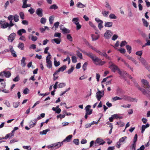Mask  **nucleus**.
Returning a JSON list of instances; mask_svg holds the SVG:
<instances>
[{"label": "nucleus", "instance_id": "f257e3e1", "mask_svg": "<svg viewBox=\"0 0 150 150\" xmlns=\"http://www.w3.org/2000/svg\"><path fill=\"white\" fill-rule=\"evenodd\" d=\"M109 64L110 65L109 67L111 69L113 72H115L116 71H117L119 74L122 77H124L125 75L127 74V73L126 71H121L118 67L115 64L112 63V62H109Z\"/></svg>", "mask_w": 150, "mask_h": 150}, {"label": "nucleus", "instance_id": "f03ea898", "mask_svg": "<svg viewBox=\"0 0 150 150\" xmlns=\"http://www.w3.org/2000/svg\"><path fill=\"white\" fill-rule=\"evenodd\" d=\"M90 58L92 59L93 62L96 65H102L105 63V62L102 61L100 59L93 54Z\"/></svg>", "mask_w": 150, "mask_h": 150}, {"label": "nucleus", "instance_id": "7ed1b4c3", "mask_svg": "<svg viewBox=\"0 0 150 150\" xmlns=\"http://www.w3.org/2000/svg\"><path fill=\"white\" fill-rule=\"evenodd\" d=\"M48 55L46 58L47 67L49 68H51L52 67V62L50 60L51 55L50 53H48Z\"/></svg>", "mask_w": 150, "mask_h": 150}, {"label": "nucleus", "instance_id": "20e7f679", "mask_svg": "<svg viewBox=\"0 0 150 150\" xmlns=\"http://www.w3.org/2000/svg\"><path fill=\"white\" fill-rule=\"evenodd\" d=\"M140 81L142 84L144 86V88H146L148 89L150 88L149 83L147 80L144 79H141Z\"/></svg>", "mask_w": 150, "mask_h": 150}, {"label": "nucleus", "instance_id": "39448f33", "mask_svg": "<svg viewBox=\"0 0 150 150\" xmlns=\"http://www.w3.org/2000/svg\"><path fill=\"white\" fill-rule=\"evenodd\" d=\"M98 91L96 93V97L98 100L100 101L104 95V91H100L98 89Z\"/></svg>", "mask_w": 150, "mask_h": 150}, {"label": "nucleus", "instance_id": "423d86ee", "mask_svg": "<svg viewBox=\"0 0 150 150\" xmlns=\"http://www.w3.org/2000/svg\"><path fill=\"white\" fill-rule=\"evenodd\" d=\"M112 35V32L110 30H108L106 31L104 34V37L107 39L110 38Z\"/></svg>", "mask_w": 150, "mask_h": 150}, {"label": "nucleus", "instance_id": "0eeeda50", "mask_svg": "<svg viewBox=\"0 0 150 150\" xmlns=\"http://www.w3.org/2000/svg\"><path fill=\"white\" fill-rule=\"evenodd\" d=\"M16 34L15 33H11L8 36V40L9 42H12L14 38H15Z\"/></svg>", "mask_w": 150, "mask_h": 150}, {"label": "nucleus", "instance_id": "6e6552de", "mask_svg": "<svg viewBox=\"0 0 150 150\" xmlns=\"http://www.w3.org/2000/svg\"><path fill=\"white\" fill-rule=\"evenodd\" d=\"M105 143L102 139L100 138H98L95 141V144H98L100 145H103Z\"/></svg>", "mask_w": 150, "mask_h": 150}, {"label": "nucleus", "instance_id": "1a4fd4ad", "mask_svg": "<svg viewBox=\"0 0 150 150\" xmlns=\"http://www.w3.org/2000/svg\"><path fill=\"white\" fill-rule=\"evenodd\" d=\"M43 10L42 9L39 8L37 9L35 13H36L39 17H41L43 16L42 13Z\"/></svg>", "mask_w": 150, "mask_h": 150}, {"label": "nucleus", "instance_id": "9d476101", "mask_svg": "<svg viewBox=\"0 0 150 150\" xmlns=\"http://www.w3.org/2000/svg\"><path fill=\"white\" fill-rule=\"evenodd\" d=\"M67 68V66L66 65H64L60 68H59L58 70L54 72V74H57V73L60 71H63Z\"/></svg>", "mask_w": 150, "mask_h": 150}, {"label": "nucleus", "instance_id": "9b49d317", "mask_svg": "<svg viewBox=\"0 0 150 150\" xmlns=\"http://www.w3.org/2000/svg\"><path fill=\"white\" fill-rule=\"evenodd\" d=\"M37 121L36 119H35L33 120H31L29 123V126L30 127H34L36 125Z\"/></svg>", "mask_w": 150, "mask_h": 150}, {"label": "nucleus", "instance_id": "f8f14e48", "mask_svg": "<svg viewBox=\"0 0 150 150\" xmlns=\"http://www.w3.org/2000/svg\"><path fill=\"white\" fill-rule=\"evenodd\" d=\"M136 86L137 88H138V89L139 90L141 91L142 93L144 94V95H146L148 93L147 92V91L145 89L143 88H142L140 87L138 85V84L137 83H136Z\"/></svg>", "mask_w": 150, "mask_h": 150}, {"label": "nucleus", "instance_id": "ddd939ff", "mask_svg": "<svg viewBox=\"0 0 150 150\" xmlns=\"http://www.w3.org/2000/svg\"><path fill=\"white\" fill-rule=\"evenodd\" d=\"M138 59L141 63L145 67L147 64V62L146 60L143 57H141Z\"/></svg>", "mask_w": 150, "mask_h": 150}, {"label": "nucleus", "instance_id": "4468645a", "mask_svg": "<svg viewBox=\"0 0 150 150\" xmlns=\"http://www.w3.org/2000/svg\"><path fill=\"white\" fill-rule=\"evenodd\" d=\"M1 73H3V74H4V76L6 78H9L11 75V73L9 71H4L1 72Z\"/></svg>", "mask_w": 150, "mask_h": 150}, {"label": "nucleus", "instance_id": "2eb2a0df", "mask_svg": "<svg viewBox=\"0 0 150 150\" xmlns=\"http://www.w3.org/2000/svg\"><path fill=\"white\" fill-rule=\"evenodd\" d=\"M77 49L81 52H82V53L86 54V55L88 56L90 58L93 54L91 52H86L85 51L83 50H81V49L79 47H77Z\"/></svg>", "mask_w": 150, "mask_h": 150}, {"label": "nucleus", "instance_id": "dca6fc26", "mask_svg": "<svg viewBox=\"0 0 150 150\" xmlns=\"http://www.w3.org/2000/svg\"><path fill=\"white\" fill-rule=\"evenodd\" d=\"M9 49L12 56L14 57H16L17 55L12 46H9Z\"/></svg>", "mask_w": 150, "mask_h": 150}, {"label": "nucleus", "instance_id": "f3484780", "mask_svg": "<svg viewBox=\"0 0 150 150\" xmlns=\"http://www.w3.org/2000/svg\"><path fill=\"white\" fill-rule=\"evenodd\" d=\"M51 42L52 43L54 42L57 44H59L61 42V40L60 38H55L52 40Z\"/></svg>", "mask_w": 150, "mask_h": 150}, {"label": "nucleus", "instance_id": "a211bd4d", "mask_svg": "<svg viewBox=\"0 0 150 150\" xmlns=\"http://www.w3.org/2000/svg\"><path fill=\"white\" fill-rule=\"evenodd\" d=\"M127 137L126 136L120 139L119 140V142L121 144H123L125 142V139Z\"/></svg>", "mask_w": 150, "mask_h": 150}, {"label": "nucleus", "instance_id": "6ab92c4d", "mask_svg": "<svg viewBox=\"0 0 150 150\" xmlns=\"http://www.w3.org/2000/svg\"><path fill=\"white\" fill-rule=\"evenodd\" d=\"M26 58L24 57H23L22 59L21 60V65L23 67H24L26 65V63L25 62V60Z\"/></svg>", "mask_w": 150, "mask_h": 150}, {"label": "nucleus", "instance_id": "aec40b11", "mask_svg": "<svg viewBox=\"0 0 150 150\" xmlns=\"http://www.w3.org/2000/svg\"><path fill=\"white\" fill-rule=\"evenodd\" d=\"M63 144V141L62 142H59L57 143H55L56 148H55V149H58L59 147H61L62 145Z\"/></svg>", "mask_w": 150, "mask_h": 150}, {"label": "nucleus", "instance_id": "412c9836", "mask_svg": "<svg viewBox=\"0 0 150 150\" xmlns=\"http://www.w3.org/2000/svg\"><path fill=\"white\" fill-rule=\"evenodd\" d=\"M149 126V124L148 123L146 125H143L142 127V133H143L145 129L148 127Z\"/></svg>", "mask_w": 150, "mask_h": 150}, {"label": "nucleus", "instance_id": "4be33fe9", "mask_svg": "<svg viewBox=\"0 0 150 150\" xmlns=\"http://www.w3.org/2000/svg\"><path fill=\"white\" fill-rule=\"evenodd\" d=\"M72 137V136L71 135H70L68 136L66 138L64 139V140L63 141V142H70L71 140Z\"/></svg>", "mask_w": 150, "mask_h": 150}, {"label": "nucleus", "instance_id": "5701e85b", "mask_svg": "<svg viewBox=\"0 0 150 150\" xmlns=\"http://www.w3.org/2000/svg\"><path fill=\"white\" fill-rule=\"evenodd\" d=\"M26 32V31L24 29H22L19 30L17 33L19 35L21 36L22 33H25Z\"/></svg>", "mask_w": 150, "mask_h": 150}, {"label": "nucleus", "instance_id": "b1692460", "mask_svg": "<svg viewBox=\"0 0 150 150\" xmlns=\"http://www.w3.org/2000/svg\"><path fill=\"white\" fill-rule=\"evenodd\" d=\"M113 23L112 22H106L104 26L105 27H111Z\"/></svg>", "mask_w": 150, "mask_h": 150}, {"label": "nucleus", "instance_id": "393cba45", "mask_svg": "<svg viewBox=\"0 0 150 150\" xmlns=\"http://www.w3.org/2000/svg\"><path fill=\"white\" fill-rule=\"evenodd\" d=\"M79 19L78 18H74L72 20V22L75 25L79 23Z\"/></svg>", "mask_w": 150, "mask_h": 150}, {"label": "nucleus", "instance_id": "a878e982", "mask_svg": "<svg viewBox=\"0 0 150 150\" xmlns=\"http://www.w3.org/2000/svg\"><path fill=\"white\" fill-rule=\"evenodd\" d=\"M76 6L78 8H82L86 7V5L83 4L80 2H79L76 4Z\"/></svg>", "mask_w": 150, "mask_h": 150}, {"label": "nucleus", "instance_id": "bb28decb", "mask_svg": "<svg viewBox=\"0 0 150 150\" xmlns=\"http://www.w3.org/2000/svg\"><path fill=\"white\" fill-rule=\"evenodd\" d=\"M9 23L7 22H4L3 24L1 25V27L2 28L5 29L8 27Z\"/></svg>", "mask_w": 150, "mask_h": 150}, {"label": "nucleus", "instance_id": "cd10ccee", "mask_svg": "<svg viewBox=\"0 0 150 150\" xmlns=\"http://www.w3.org/2000/svg\"><path fill=\"white\" fill-rule=\"evenodd\" d=\"M92 40L93 41H95L98 39L99 38V35H95L94 34H92L91 35Z\"/></svg>", "mask_w": 150, "mask_h": 150}, {"label": "nucleus", "instance_id": "c85d7f7f", "mask_svg": "<svg viewBox=\"0 0 150 150\" xmlns=\"http://www.w3.org/2000/svg\"><path fill=\"white\" fill-rule=\"evenodd\" d=\"M47 147L50 149H56L55 148H56V146L55 143L52 144L50 145L47 146Z\"/></svg>", "mask_w": 150, "mask_h": 150}, {"label": "nucleus", "instance_id": "c756f323", "mask_svg": "<svg viewBox=\"0 0 150 150\" xmlns=\"http://www.w3.org/2000/svg\"><path fill=\"white\" fill-rule=\"evenodd\" d=\"M18 48L20 49L21 50H23L24 48V45L22 42H20L18 46Z\"/></svg>", "mask_w": 150, "mask_h": 150}, {"label": "nucleus", "instance_id": "7c9ffc66", "mask_svg": "<svg viewBox=\"0 0 150 150\" xmlns=\"http://www.w3.org/2000/svg\"><path fill=\"white\" fill-rule=\"evenodd\" d=\"M142 21L144 25L147 27L149 25V23L144 18L142 19Z\"/></svg>", "mask_w": 150, "mask_h": 150}, {"label": "nucleus", "instance_id": "2f4dec72", "mask_svg": "<svg viewBox=\"0 0 150 150\" xmlns=\"http://www.w3.org/2000/svg\"><path fill=\"white\" fill-rule=\"evenodd\" d=\"M112 116L114 118V119H121L122 118V116H119L117 114H115L112 115Z\"/></svg>", "mask_w": 150, "mask_h": 150}, {"label": "nucleus", "instance_id": "473e14b6", "mask_svg": "<svg viewBox=\"0 0 150 150\" xmlns=\"http://www.w3.org/2000/svg\"><path fill=\"white\" fill-rule=\"evenodd\" d=\"M19 16L17 14H15L14 16L13 19L15 22H17L19 20Z\"/></svg>", "mask_w": 150, "mask_h": 150}, {"label": "nucleus", "instance_id": "72a5a7b5", "mask_svg": "<svg viewBox=\"0 0 150 150\" xmlns=\"http://www.w3.org/2000/svg\"><path fill=\"white\" fill-rule=\"evenodd\" d=\"M30 36L31 37V40L33 41H35L37 40V38L36 36H34L33 35H30L29 36V38H30Z\"/></svg>", "mask_w": 150, "mask_h": 150}, {"label": "nucleus", "instance_id": "f704fd0d", "mask_svg": "<svg viewBox=\"0 0 150 150\" xmlns=\"http://www.w3.org/2000/svg\"><path fill=\"white\" fill-rule=\"evenodd\" d=\"M54 64L55 66L56 67H58L60 64V63L59 62V61L57 62V61L55 58H54Z\"/></svg>", "mask_w": 150, "mask_h": 150}, {"label": "nucleus", "instance_id": "c9c22d12", "mask_svg": "<svg viewBox=\"0 0 150 150\" xmlns=\"http://www.w3.org/2000/svg\"><path fill=\"white\" fill-rule=\"evenodd\" d=\"M121 98V99L129 100L130 99V97L126 96L123 95L122 96Z\"/></svg>", "mask_w": 150, "mask_h": 150}, {"label": "nucleus", "instance_id": "e433bc0d", "mask_svg": "<svg viewBox=\"0 0 150 150\" xmlns=\"http://www.w3.org/2000/svg\"><path fill=\"white\" fill-rule=\"evenodd\" d=\"M126 48L127 51L130 54L131 52L132 48L129 45H126Z\"/></svg>", "mask_w": 150, "mask_h": 150}, {"label": "nucleus", "instance_id": "4c0bfd02", "mask_svg": "<svg viewBox=\"0 0 150 150\" xmlns=\"http://www.w3.org/2000/svg\"><path fill=\"white\" fill-rule=\"evenodd\" d=\"M76 55L81 59H82V54L80 53L79 51L77 50L76 51Z\"/></svg>", "mask_w": 150, "mask_h": 150}, {"label": "nucleus", "instance_id": "58836bf2", "mask_svg": "<svg viewBox=\"0 0 150 150\" xmlns=\"http://www.w3.org/2000/svg\"><path fill=\"white\" fill-rule=\"evenodd\" d=\"M74 67L71 66V67L67 71V73L68 74H71L74 70Z\"/></svg>", "mask_w": 150, "mask_h": 150}, {"label": "nucleus", "instance_id": "ea45409f", "mask_svg": "<svg viewBox=\"0 0 150 150\" xmlns=\"http://www.w3.org/2000/svg\"><path fill=\"white\" fill-rule=\"evenodd\" d=\"M71 59L72 62L76 63L77 62V58L76 56L74 55L72 56Z\"/></svg>", "mask_w": 150, "mask_h": 150}, {"label": "nucleus", "instance_id": "a19ab883", "mask_svg": "<svg viewBox=\"0 0 150 150\" xmlns=\"http://www.w3.org/2000/svg\"><path fill=\"white\" fill-rule=\"evenodd\" d=\"M109 12V11H104L102 12V13L104 16L107 17L108 16Z\"/></svg>", "mask_w": 150, "mask_h": 150}, {"label": "nucleus", "instance_id": "79ce46f5", "mask_svg": "<svg viewBox=\"0 0 150 150\" xmlns=\"http://www.w3.org/2000/svg\"><path fill=\"white\" fill-rule=\"evenodd\" d=\"M54 17L53 16H50L49 17V22L50 24H52L53 21L54 20Z\"/></svg>", "mask_w": 150, "mask_h": 150}, {"label": "nucleus", "instance_id": "37998d69", "mask_svg": "<svg viewBox=\"0 0 150 150\" xmlns=\"http://www.w3.org/2000/svg\"><path fill=\"white\" fill-rule=\"evenodd\" d=\"M67 61L68 62V64H69L70 63L71 60L69 56H67L66 59H64L63 60L64 62Z\"/></svg>", "mask_w": 150, "mask_h": 150}, {"label": "nucleus", "instance_id": "c03bdc74", "mask_svg": "<svg viewBox=\"0 0 150 150\" xmlns=\"http://www.w3.org/2000/svg\"><path fill=\"white\" fill-rule=\"evenodd\" d=\"M109 17L110 18L112 19H115L117 18L115 14L112 13L110 14L109 16Z\"/></svg>", "mask_w": 150, "mask_h": 150}, {"label": "nucleus", "instance_id": "a18cd8bd", "mask_svg": "<svg viewBox=\"0 0 150 150\" xmlns=\"http://www.w3.org/2000/svg\"><path fill=\"white\" fill-rule=\"evenodd\" d=\"M63 33H70V31L65 28L62 31Z\"/></svg>", "mask_w": 150, "mask_h": 150}, {"label": "nucleus", "instance_id": "49530a36", "mask_svg": "<svg viewBox=\"0 0 150 150\" xmlns=\"http://www.w3.org/2000/svg\"><path fill=\"white\" fill-rule=\"evenodd\" d=\"M50 130L48 129L44 130L42 132H40V134H46L47 132Z\"/></svg>", "mask_w": 150, "mask_h": 150}, {"label": "nucleus", "instance_id": "de8ad7c7", "mask_svg": "<svg viewBox=\"0 0 150 150\" xmlns=\"http://www.w3.org/2000/svg\"><path fill=\"white\" fill-rule=\"evenodd\" d=\"M58 8V7L55 4H53L50 6V8L51 9H56Z\"/></svg>", "mask_w": 150, "mask_h": 150}, {"label": "nucleus", "instance_id": "09e8293b", "mask_svg": "<svg viewBox=\"0 0 150 150\" xmlns=\"http://www.w3.org/2000/svg\"><path fill=\"white\" fill-rule=\"evenodd\" d=\"M66 86L65 83H60L58 85V86L59 88H62Z\"/></svg>", "mask_w": 150, "mask_h": 150}, {"label": "nucleus", "instance_id": "8fccbe9b", "mask_svg": "<svg viewBox=\"0 0 150 150\" xmlns=\"http://www.w3.org/2000/svg\"><path fill=\"white\" fill-rule=\"evenodd\" d=\"M23 148L27 150H31V148L30 146H23Z\"/></svg>", "mask_w": 150, "mask_h": 150}, {"label": "nucleus", "instance_id": "3c124183", "mask_svg": "<svg viewBox=\"0 0 150 150\" xmlns=\"http://www.w3.org/2000/svg\"><path fill=\"white\" fill-rule=\"evenodd\" d=\"M29 91V90L28 89V88H26L23 90V93L25 94H27L28 93Z\"/></svg>", "mask_w": 150, "mask_h": 150}, {"label": "nucleus", "instance_id": "603ef678", "mask_svg": "<svg viewBox=\"0 0 150 150\" xmlns=\"http://www.w3.org/2000/svg\"><path fill=\"white\" fill-rule=\"evenodd\" d=\"M28 11L31 14H32L34 13L35 10L33 8L31 7Z\"/></svg>", "mask_w": 150, "mask_h": 150}, {"label": "nucleus", "instance_id": "864d4df0", "mask_svg": "<svg viewBox=\"0 0 150 150\" xmlns=\"http://www.w3.org/2000/svg\"><path fill=\"white\" fill-rule=\"evenodd\" d=\"M46 22V19L44 18H42L40 19V22L42 24H44Z\"/></svg>", "mask_w": 150, "mask_h": 150}, {"label": "nucleus", "instance_id": "5fc2aeb1", "mask_svg": "<svg viewBox=\"0 0 150 150\" xmlns=\"http://www.w3.org/2000/svg\"><path fill=\"white\" fill-rule=\"evenodd\" d=\"M140 33L142 36L143 38H145L147 37V35L142 31H140Z\"/></svg>", "mask_w": 150, "mask_h": 150}, {"label": "nucleus", "instance_id": "6e6d98bb", "mask_svg": "<svg viewBox=\"0 0 150 150\" xmlns=\"http://www.w3.org/2000/svg\"><path fill=\"white\" fill-rule=\"evenodd\" d=\"M91 106L90 105H88L86 106V107L85 108V109L86 110V113H88L87 111L89 110H91L90 108H91Z\"/></svg>", "mask_w": 150, "mask_h": 150}, {"label": "nucleus", "instance_id": "4d7b16f0", "mask_svg": "<svg viewBox=\"0 0 150 150\" xmlns=\"http://www.w3.org/2000/svg\"><path fill=\"white\" fill-rule=\"evenodd\" d=\"M127 42H126L125 41H122L120 44V46L121 47H122L124 46H125V45H127Z\"/></svg>", "mask_w": 150, "mask_h": 150}, {"label": "nucleus", "instance_id": "13d9d810", "mask_svg": "<svg viewBox=\"0 0 150 150\" xmlns=\"http://www.w3.org/2000/svg\"><path fill=\"white\" fill-rule=\"evenodd\" d=\"M118 50L121 53L124 54L126 52L125 50V49H123L122 48H120V49H118Z\"/></svg>", "mask_w": 150, "mask_h": 150}, {"label": "nucleus", "instance_id": "bf43d9fd", "mask_svg": "<svg viewBox=\"0 0 150 150\" xmlns=\"http://www.w3.org/2000/svg\"><path fill=\"white\" fill-rule=\"evenodd\" d=\"M19 15L20 18L22 19H24V14L22 12H21L19 13Z\"/></svg>", "mask_w": 150, "mask_h": 150}, {"label": "nucleus", "instance_id": "052dcab7", "mask_svg": "<svg viewBox=\"0 0 150 150\" xmlns=\"http://www.w3.org/2000/svg\"><path fill=\"white\" fill-rule=\"evenodd\" d=\"M54 37L60 38L61 36V34L60 33H56L54 34Z\"/></svg>", "mask_w": 150, "mask_h": 150}, {"label": "nucleus", "instance_id": "680f3d73", "mask_svg": "<svg viewBox=\"0 0 150 150\" xmlns=\"http://www.w3.org/2000/svg\"><path fill=\"white\" fill-rule=\"evenodd\" d=\"M73 142L76 145H78L79 144V140L78 139H75L73 140Z\"/></svg>", "mask_w": 150, "mask_h": 150}, {"label": "nucleus", "instance_id": "e2e57ef3", "mask_svg": "<svg viewBox=\"0 0 150 150\" xmlns=\"http://www.w3.org/2000/svg\"><path fill=\"white\" fill-rule=\"evenodd\" d=\"M87 62H85L82 66V68L84 71H85L86 69L87 66Z\"/></svg>", "mask_w": 150, "mask_h": 150}, {"label": "nucleus", "instance_id": "0e129e2a", "mask_svg": "<svg viewBox=\"0 0 150 150\" xmlns=\"http://www.w3.org/2000/svg\"><path fill=\"white\" fill-rule=\"evenodd\" d=\"M112 100L113 101H115L119 100H121V98L119 97L116 96L113 98L112 99Z\"/></svg>", "mask_w": 150, "mask_h": 150}, {"label": "nucleus", "instance_id": "69168bd1", "mask_svg": "<svg viewBox=\"0 0 150 150\" xmlns=\"http://www.w3.org/2000/svg\"><path fill=\"white\" fill-rule=\"evenodd\" d=\"M125 64L127 67L130 69L132 71H133V68H132L128 63L127 62L125 63Z\"/></svg>", "mask_w": 150, "mask_h": 150}, {"label": "nucleus", "instance_id": "338daca9", "mask_svg": "<svg viewBox=\"0 0 150 150\" xmlns=\"http://www.w3.org/2000/svg\"><path fill=\"white\" fill-rule=\"evenodd\" d=\"M65 114H63L62 115L60 114L57 115V118H60V119H62L63 118H64L65 117Z\"/></svg>", "mask_w": 150, "mask_h": 150}, {"label": "nucleus", "instance_id": "774afa93", "mask_svg": "<svg viewBox=\"0 0 150 150\" xmlns=\"http://www.w3.org/2000/svg\"><path fill=\"white\" fill-rule=\"evenodd\" d=\"M118 36L117 35L115 34L112 38V40H115L118 38Z\"/></svg>", "mask_w": 150, "mask_h": 150}]
</instances>
